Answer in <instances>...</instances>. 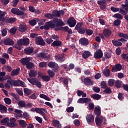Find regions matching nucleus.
<instances>
[{
    "label": "nucleus",
    "instance_id": "nucleus-1",
    "mask_svg": "<svg viewBox=\"0 0 128 128\" xmlns=\"http://www.w3.org/2000/svg\"><path fill=\"white\" fill-rule=\"evenodd\" d=\"M49 22H51L52 24H50V28H56V26H64V23L60 18H54L52 21H49Z\"/></svg>",
    "mask_w": 128,
    "mask_h": 128
},
{
    "label": "nucleus",
    "instance_id": "nucleus-2",
    "mask_svg": "<svg viewBox=\"0 0 128 128\" xmlns=\"http://www.w3.org/2000/svg\"><path fill=\"white\" fill-rule=\"evenodd\" d=\"M17 44L20 46H28L30 44V39L26 38H24L18 40Z\"/></svg>",
    "mask_w": 128,
    "mask_h": 128
},
{
    "label": "nucleus",
    "instance_id": "nucleus-3",
    "mask_svg": "<svg viewBox=\"0 0 128 128\" xmlns=\"http://www.w3.org/2000/svg\"><path fill=\"white\" fill-rule=\"evenodd\" d=\"M126 42V40L122 38L121 39L118 40H112V43L114 46H121L122 45V42Z\"/></svg>",
    "mask_w": 128,
    "mask_h": 128
},
{
    "label": "nucleus",
    "instance_id": "nucleus-4",
    "mask_svg": "<svg viewBox=\"0 0 128 128\" xmlns=\"http://www.w3.org/2000/svg\"><path fill=\"white\" fill-rule=\"evenodd\" d=\"M16 122V118H10L9 120V122L7 123V126L10 128H16V126H18V124Z\"/></svg>",
    "mask_w": 128,
    "mask_h": 128
},
{
    "label": "nucleus",
    "instance_id": "nucleus-5",
    "mask_svg": "<svg viewBox=\"0 0 128 128\" xmlns=\"http://www.w3.org/2000/svg\"><path fill=\"white\" fill-rule=\"evenodd\" d=\"M98 4H99L100 8V10H104L106 8V4H108V2L106 0H99L97 2Z\"/></svg>",
    "mask_w": 128,
    "mask_h": 128
},
{
    "label": "nucleus",
    "instance_id": "nucleus-6",
    "mask_svg": "<svg viewBox=\"0 0 128 128\" xmlns=\"http://www.w3.org/2000/svg\"><path fill=\"white\" fill-rule=\"evenodd\" d=\"M48 66L49 68H52L54 72H57L59 68L58 64L56 63V62H50L48 64Z\"/></svg>",
    "mask_w": 128,
    "mask_h": 128
},
{
    "label": "nucleus",
    "instance_id": "nucleus-7",
    "mask_svg": "<svg viewBox=\"0 0 128 128\" xmlns=\"http://www.w3.org/2000/svg\"><path fill=\"white\" fill-rule=\"evenodd\" d=\"M86 120L88 124H92L94 122V116L90 114H88L86 116Z\"/></svg>",
    "mask_w": 128,
    "mask_h": 128
},
{
    "label": "nucleus",
    "instance_id": "nucleus-8",
    "mask_svg": "<svg viewBox=\"0 0 128 128\" xmlns=\"http://www.w3.org/2000/svg\"><path fill=\"white\" fill-rule=\"evenodd\" d=\"M4 86L6 88H10L12 86H16V80H8Z\"/></svg>",
    "mask_w": 128,
    "mask_h": 128
},
{
    "label": "nucleus",
    "instance_id": "nucleus-9",
    "mask_svg": "<svg viewBox=\"0 0 128 128\" xmlns=\"http://www.w3.org/2000/svg\"><path fill=\"white\" fill-rule=\"evenodd\" d=\"M36 44L39 46H44V40L42 36H37L35 39Z\"/></svg>",
    "mask_w": 128,
    "mask_h": 128
},
{
    "label": "nucleus",
    "instance_id": "nucleus-10",
    "mask_svg": "<svg viewBox=\"0 0 128 128\" xmlns=\"http://www.w3.org/2000/svg\"><path fill=\"white\" fill-rule=\"evenodd\" d=\"M10 12L12 14H14L17 16H22L23 14H24V12L16 8L11 9Z\"/></svg>",
    "mask_w": 128,
    "mask_h": 128
},
{
    "label": "nucleus",
    "instance_id": "nucleus-11",
    "mask_svg": "<svg viewBox=\"0 0 128 128\" xmlns=\"http://www.w3.org/2000/svg\"><path fill=\"white\" fill-rule=\"evenodd\" d=\"M67 22L70 28H74L76 24V20L74 18H70Z\"/></svg>",
    "mask_w": 128,
    "mask_h": 128
},
{
    "label": "nucleus",
    "instance_id": "nucleus-12",
    "mask_svg": "<svg viewBox=\"0 0 128 128\" xmlns=\"http://www.w3.org/2000/svg\"><path fill=\"white\" fill-rule=\"evenodd\" d=\"M55 58L56 60L60 62H62L64 60V54H59L55 56Z\"/></svg>",
    "mask_w": 128,
    "mask_h": 128
},
{
    "label": "nucleus",
    "instance_id": "nucleus-13",
    "mask_svg": "<svg viewBox=\"0 0 128 128\" xmlns=\"http://www.w3.org/2000/svg\"><path fill=\"white\" fill-rule=\"evenodd\" d=\"M102 52L100 50H97L94 54V58H102Z\"/></svg>",
    "mask_w": 128,
    "mask_h": 128
},
{
    "label": "nucleus",
    "instance_id": "nucleus-14",
    "mask_svg": "<svg viewBox=\"0 0 128 128\" xmlns=\"http://www.w3.org/2000/svg\"><path fill=\"white\" fill-rule=\"evenodd\" d=\"M92 100L88 98H80L78 100V104H88Z\"/></svg>",
    "mask_w": 128,
    "mask_h": 128
},
{
    "label": "nucleus",
    "instance_id": "nucleus-15",
    "mask_svg": "<svg viewBox=\"0 0 128 128\" xmlns=\"http://www.w3.org/2000/svg\"><path fill=\"white\" fill-rule=\"evenodd\" d=\"M103 34L105 38H110V34H112V30L109 28H104L103 30Z\"/></svg>",
    "mask_w": 128,
    "mask_h": 128
},
{
    "label": "nucleus",
    "instance_id": "nucleus-16",
    "mask_svg": "<svg viewBox=\"0 0 128 128\" xmlns=\"http://www.w3.org/2000/svg\"><path fill=\"white\" fill-rule=\"evenodd\" d=\"M15 84L16 86H22V88H26V83L20 80H15Z\"/></svg>",
    "mask_w": 128,
    "mask_h": 128
},
{
    "label": "nucleus",
    "instance_id": "nucleus-17",
    "mask_svg": "<svg viewBox=\"0 0 128 128\" xmlns=\"http://www.w3.org/2000/svg\"><path fill=\"white\" fill-rule=\"evenodd\" d=\"M4 42L6 46H14V42L10 38H7L4 40Z\"/></svg>",
    "mask_w": 128,
    "mask_h": 128
},
{
    "label": "nucleus",
    "instance_id": "nucleus-18",
    "mask_svg": "<svg viewBox=\"0 0 128 128\" xmlns=\"http://www.w3.org/2000/svg\"><path fill=\"white\" fill-rule=\"evenodd\" d=\"M79 42L82 46H88V40L86 38H81L79 40Z\"/></svg>",
    "mask_w": 128,
    "mask_h": 128
},
{
    "label": "nucleus",
    "instance_id": "nucleus-19",
    "mask_svg": "<svg viewBox=\"0 0 128 128\" xmlns=\"http://www.w3.org/2000/svg\"><path fill=\"white\" fill-rule=\"evenodd\" d=\"M84 84L86 86H92L94 84V82L90 78H86L84 79Z\"/></svg>",
    "mask_w": 128,
    "mask_h": 128
},
{
    "label": "nucleus",
    "instance_id": "nucleus-20",
    "mask_svg": "<svg viewBox=\"0 0 128 128\" xmlns=\"http://www.w3.org/2000/svg\"><path fill=\"white\" fill-rule=\"evenodd\" d=\"M15 114V117L18 118H22V110L16 109L14 110Z\"/></svg>",
    "mask_w": 128,
    "mask_h": 128
},
{
    "label": "nucleus",
    "instance_id": "nucleus-21",
    "mask_svg": "<svg viewBox=\"0 0 128 128\" xmlns=\"http://www.w3.org/2000/svg\"><path fill=\"white\" fill-rule=\"evenodd\" d=\"M52 24V22H46L44 26H40V30H50V24Z\"/></svg>",
    "mask_w": 128,
    "mask_h": 128
},
{
    "label": "nucleus",
    "instance_id": "nucleus-22",
    "mask_svg": "<svg viewBox=\"0 0 128 128\" xmlns=\"http://www.w3.org/2000/svg\"><path fill=\"white\" fill-rule=\"evenodd\" d=\"M36 112L40 114H46V110L42 108H36Z\"/></svg>",
    "mask_w": 128,
    "mask_h": 128
},
{
    "label": "nucleus",
    "instance_id": "nucleus-23",
    "mask_svg": "<svg viewBox=\"0 0 128 128\" xmlns=\"http://www.w3.org/2000/svg\"><path fill=\"white\" fill-rule=\"evenodd\" d=\"M101 108L99 106H97L95 107L94 110V114H95L96 116H100V114Z\"/></svg>",
    "mask_w": 128,
    "mask_h": 128
},
{
    "label": "nucleus",
    "instance_id": "nucleus-24",
    "mask_svg": "<svg viewBox=\"0 0 128 128\" xmlns=\"http://www.w3.org/2000/svg\"><path fill=\"white\" fill-rule=\"evenodd\" d=\"M24 50L26 54H32V52H34V48L28 47L25 48Z\"/></svg>",
    "mask_w": 128,
    "mask_h": 128
},
{
    "label": "nucleus",
    "instance_id": "nucleus-25",
    "mask_svg": "<svg viewBox=\"0 0 128 128\" xmlns=\"http://www.w3.org/2000/svg\"><path fill=\"white\" fill-rule=\"evenodd\" d=\"M18 30L20 32H24L26 30V25L25 24H20L18 28Z\"/></svg>",
    "mask_w": 128,
    "mask_h": 128
},
{
    "label": "nucleus",
    "instance_id": "nucleus-26",
    "mask_svg": "<svg viewBox=\"0 0 128 128\" xmlns=\"http://www.w3.org/2000/svg\"><path fill=\"white\" fill-rule=\"evenodd\" d=\"M122 70V65L120 64H116L114 67L112 68V72H118V70Z\"/></svg>",
    "mask_w": 128,
    "mask_h": 128
},
{
    "label": "nucleus",
    "instance_id": "nucleus-27",
    "mask_svg": "<svg viewBox=\"0 0 128 128\" xmlns=\"http://www.w3.org/2000/svg\"><path fill=\"white\" fill-rule=\"evenodd\" d=\"M90 56H92V54L88 50L84 51L82 54V58H84V59H86L90 58Z\"/></svg>",
    "mask_w": 128,
    "mask_h": 128
},
{
    "label": "nucleus",
    "instance_id": "nucleus-28",
    "mask_svg": "<svg viewBox=\"0 0 128 128\" xmlns=\"http://www.w3.org/2000/svg\"><path fill=\"white\" fill-rule=\"evenodd\" d=\"M20 68H18L16 69L12 70L11 72V75L12 76H18V74H20Z\"/></svg>",
    "mask_w": 128,
    "mask_h": 128
},
{
    "label": "nucleus",
    "instance_id": "nucleus-29",
    "mask_svg": "<svg viewBox=\"0 0 128 128\" xmlns=\"http://www.w3.org/2000/svg\"><path fill=\"white\" fill-rule=\"evenodd\" d=\"M53 126L57 128H62V124H60V121L57 120H54L52 121Z\"/></svg>",
    "mask_w": 128,
    "mask_h": 128
},
{
    "label": "nucleus",
    "instance_id": "nucleus-30",
    "mask_svg": "<svg viewBox=\"0 0 128 128\" xmlns=\"http://www.w3.org/2000/svg\"><path fill=\"white\" fill-rule=\"evenodd\" d=\"M30 60V58H22L20 62L22 64H27L29 62Z\"/></svg>",
    "mask_w": 128,
    "mask_h": 128
},
{
    "label": "nucleus",
    "instance_id": "nucleus-31",
    "mask_svg": "<svg viewBox=\"0 0 128 128\" xmlns=\"http://www.w3.org/2000/svg\"><path fill=\"white\" fill-rule=\"evenodd\" d=\"M0 112L2 114H6L8 110L6 109V107L2 104H0Z\"/></svg>",
    "mask_w": 128,
    "mask_h": 128
},
{
    "label": "nucleus",
    "instance_id": "nucleus-32",
    "mask_svg": "<svg viewBox=\"0 0 128 128\" xmlns=\"http://www.w3.org/2000/svg\"><path fill=\"white\" fill-rule=\"evenodd\" d=\"M51 45L52 46H62V42L60 40H55Z\"/></svg>",
    "mask_w": 128,
    "mask_h": 128
},
{
    "label": "nucleus",
    "instance_id": "nucleus-33",
    "mask_svg": "<svg viewBox=\"0 0 128 128\" xmlns=\"http://www.w3.org/2000/svg\"><path fill=\"white\" fill-rule=\"evenodd\" d=\"M18 122L20 126H22V128H26L27 126L26 123V121L24 120H19Z\"/></svg>",
    "mask_w": 128,
    "mask_h": 128
},
{
    "label": "nucleus",
    "instance_id": "nucleus-34",
    "mask_svg": "<svg viewBox=\"0 0 128 128\" xmlns=\"http://www.w3.org/2000/svg\"><path fill=\"white\" fill-rule=\"evenodd\" d=\"M103 74L105 76H110V70L108 69H104L103 70Z\"/></svg>",
    "mask_w": 128,
    "mask_h": 128
},
{
    "label": "nucleus",
    "instance_id": "nucleus-35",
    "mask_svg": "<svg viewBox=\"0 0 128 128\" xmlns=\"http://www.w3.org/2000/svg\"><path fill=\"white\" fill-rule=\"evenodd\" d=\"M40 98H44V100H48V102L50 101V97L46 95H44V94H40Z\"/></svg>",
    "mask_w": 128,
    "mask_h": 128
},
{
    "label": "nucleus",
    "instance_id": "nucleus-36",
    "mask_svg": "<svg viewBox=\"0 0 128 128\" xmlns=\"http://www.w3.org/2000/svg\"><path fill=\"white\" fill-rule=\"evenodd\" d=\"M38 73L36 70H31L30 71V72H29V76H32V78H34V76H36V74Z\"/></svg>",
    "mask_w": 128,
    "mask_h": 128
},
{
    "label": "nucleus",
    "instance_id": "nucleus-37",
    "mask_svg": "<svg viewBox=\"0 0 128 128\" xmlns=\"http://www.w3.org/2000/svg\"><path fill=\"white\" fill-rule=\"evenodd\" d=\"M122 81L117 80L115 82V86L118 88H120L122 86Z\"/></svg>",
    "mask_w": 128,
    "mask_h": 128
},
{
    "label": "nucleus",
    "instance_id": "nucleus-38",
    "mask_svg": "<svg viewBox=\"0 0 128 128\" xmlns=\"http://www.w3.org/2000/svg\"><path fill=\"white\" fill-rule=\"evenodd\" d=\"M118 36H119L120 38H125L126 40H128V34L120 32L118 34Z\"/></svg>",
    "mask_w": 128,
    "mask_h": 128
},
{
    "label": "nucleus",
    "instance_id": "nucleus-39",
    "mask_svg": "<svg viewBox=\"0 0 128 128\" xmlns=\"http://www.w3.org/2000/svg\"><path fill=\"white\" fill-rule=\"evenodd\" d=\"M54 15V18L56 16L57 18H60V12L58 10H54L52 11V14Z\"/></svg>",
    "mask_w": 128,
    "mask_h": 128
},
{
    "label": "nucleus",
    "instance_id": "nucleus-40",
    "mask_svg": "<svg viewBox=\"0 0 128 128\" xmlns=\"http://www.w3.org/2000/svg\"><path fill=\"white\" fill-rule=\"evenodd\" d=\"M78 96H82V98H86V93H84L81 90H78Z\"/></svg>",
    "mask_w": 128,
    "mask_h": 128
},
{
    "label": "nucleus",
    "instance_id": "nucleus-41",
    "mask_svg": "<svg viewBox=\"0 0 128 128\" xmlns=\"http://www.w3.org/2000/svg\"><path fill=\"white\" fill-rule=\"evenodd\" d=\"M92 98H94V100H98L102 98V96L98 94H94L92 96Z\"/></svg>",
    "mask_w": 128,
    "mask_h": 128
},
{
    "label": "nucleus",
    "instance_id": "nucleus-42",
    "mask_svg": "<svg viewBox=\"0 0 128 128\" xmlns=\"http://www.w3.org/2000/svg\"><path fill=\"white\" fill-rule=\"evenodd\" d=\"M24 94L26 96H28L32 94V90L28 88H24Z\"/></svg>",
    "mask_w": 128,
    "mask_h": 128
},
{
    "label": "nucleus",
    "instance_id": "nucleus-43",
    "mask_svg": "<svg viewBox=\"0 0 128 128\" xmlns=\"http://www.w3.org/2000/svg\"><path fill=\"white\" fill-rule=\"evenodd\" d=\"M121 58L122 60H126V62H128V54H121Z\"/></svg>",
    "mask_w": 128,
    "mask_h": 128
},
{
    "label": "nucleus",
    "instance_id": "nucleus-44",
    "mask_svg": "<svg viewBox=\"0 0 128 128\" xmlns=\"http://www.w3.org/2000/svg\"><path fill=\"white\" fill-rule=\"evenodd\" d=\"M44 16L46 18H48L49 20H52L54 18V14L49 13L45 14Z\"/></svg>",
    "mask_w": 128,
    "mask_h": 128
},
{
    "label": "nucleus",
    "instance_id": "nucleus-45",
    "mask_svg": "<svg viewBox=\"0 0 128 128\" xmlns=\"http://www.w3.org/2000/svg\"><path fill=\"white\" fill-rule=\"evenodd\" d=\"M29 82L31 84H33V86H34L36 84V82H38L36 79L34 78H28Z\"/></svg>",
    "mask_w": 128,
    "mask_h": 128
},
{
    "label": "nucleus",
    "instance_id": "nucleus-46",
    "mask_svg": "<svg viewBox=\"0 0 128 128\" xmlns=\"http://www.w3.org/2000/svg\"><path fill=\"white\" fill-rule=\"evenodd\" d=\"M42 78L44 82H50V77L48 76H42Z\"/></svg>",
    "mask_w": 128,
    "mask_h": 128
},
{
    "label": "nucleus",
    "instance_id": "nucleus-47",
    "mask_svg": "<svg viewBox=\"0 0 128 128\" xmlns=\"http://www.w3.org/2000/svg\"><path fill=\"white\" fill-rule=\"evenodd\" d=\"M95 122L97 126H100V124H102V120H100V118L96 117L95 119Z\"/></svg>",
    "mask_w": 128,
    "mask_h": 128
},
{
    "label": "nucleus",
    "instance_id": "nucleus-48",
    "mask_svg": "<svg viewBox=\"0 0 128 128\" xmlns=\"http://www.w3.org/2000/svg\"><path fill=\"white\" fill-rule=\"evenodd\" d=\"M48 74L50 76V78H54V72L50 70H48Z\"/></svg>",
    "mask_w": 128,
    "mask_h": 128
},
{
    "label": "nucleus",
    "instance_id": "nucleus-49",
    "mask_svg": "<svg viewBox=\"0 0 128 128\" xmlns=\"http://www.w3.org/2000/svg\"><path fill=\"white\" fill-rule=\"evenodd\" d=\"M4 16H6V13L2 12V10H0V20H4Z\"/></svg>",
    "mask_w": 128,
    "mask_h": 128
},
{
    "label": "nucleus",
    "instance_id": "nucleus-50",
    "mask_svg": "<svg viewBox=\"0 0 128 128\" xmlns=\"http://www.w3.org/2000/svg\"><path fill=\"white\" fill-rule=\"evenodd\" d=\"M61 70H64L66 72H70V70L68 68V66L66 64L60 66Z\"/></svg>",
    "mask_w": 128,
    "mask_h": 128
},
{
    "label": "nucleus",
    "instance_id": "nucleus-51",
    "mask_svg": "<svg viewBox=\"0 0 128 128\" xmlns=\"http://www.w3.org/2000/svg\"><path fill=\"white\" fill-rule=\"evenodd\" d=\"M10 122V119L8 118H4L2 120L0 121L1 124H8V122Z\"/></svg>",
    "mask_w": 128,
    "mask_h": 128
},
{
    "label": "nucleus",
    "instance_id": "nucleus-52",
    "mask_svg": "<svg viewBox=\"0 0 128 128\" xmlns=\"http://www.w3.org/2000/svg\"><path fill=\"white\" fill-rule=\"evenodd\" d=\"M26 67L28 70H30V68H34V64L32 62H28V64H26Z\"/></svg>",
    "mask_w": 128,
    "mask_h": 128
},
{
    "label": "nucleus",
    "instance_id": "nucleus-53",
    "mask_svg": "<svg viewBox=\"0 0 128 128\" xmlns=\"http://www.w3.org/2000/svg\"><path fill=\"white\" fill-rule=\"evenodd\" d=\"M108 86H112L114 84V79H110L108 81Z\"/></svg>",
    "mask_w": 128,
    "mask_h": 128
},
{
    "label": "nucleus",
    "instance_id": "nucleus-54",
    "mask_svg": "<svg viewBox=\"0 0 128 128\" xmlns=\"http://www.w3.org/2000/svg\"><path fill=\"white\" fill-rule=\"evenodd\" d=\"M84 24L83 23H78L75 27V30H80V28H82V25Z\"/></svg>",
    "mask_w": 128,
    "mask_h": 128
},
{
    "label": "nucleus",
    "instance_id": "nucleus-55",
    "mask_svg": "<svg viewBox=\"0 0 128 128\" xmlns=\"http://www.w3.org/2000/svg\"><path fill=\"white\" fill-rule=\"evenodd\" d=\"M114 18H119L120 20H122V16L120 14H116L113 16Z\"/></svg>",
    "mask_w": 128,
    "mask_h": 128
},
{
    "label": "nucleus",
    "instance_id": "nucleus-56",
    "mask_svg": "<svg viewBox=\"0 0 128 128\" xmlns=\"http://www.w3.org/2000/svg\"><path fill=\"white\" fill-rule=\"evenodd\" d=\"M18 104L20 108H24V106H26V102H24V101L19 102H18Z\"/></svg>",
    "mask_w": 128,
    "mask_h": 128
},
{
    "label": "nucleus",
    "instance_id": "nucleus-57",
    "mask_svg": "<svg viewBox=\"0 0 128 128\" xmlns=\"http://www.w3.org/2000/svg\"><path fill=\"white\" fill-rule=\"evenodd\" d=\"M8 34V30L6 28H4L2 30V36H6Z\"/></svg>",
    "mask_w": 128,
    "mask_h": 128
},
{
    "label": "nucleus",
    "instance_id": "nucleus-58",
    "mask_svg": "<svg viewBox=\"0 0 128 128\" xmlns=\"http://www.w3.org/2000/svg\"><path fill=\"white\" fill-rule=\"evenodd\" d=\"M104 94H111L112 90H110V88H108L104 90Z\"/></svg>",
    "mask_w": 128,
    "mask_h": 128
},
{
    "label": "nucleus",
    "instance_id": "nucleus-59",
    "mask_svg": "<svg viewBox=\"0 0 128 128\" xmlns=\"http://www.w3.org/2000/svg\"><path fill=\"white\" fill-rule=\"evenodd\" d=\"M47 64L46 62H41L39 64V66L40 68H46V66Z\"/></svg>",
    "mask_w": 128,
    "mask_h": 128
},
{
    "label": "nucleus",
    "instance_id": "nucleus-60",
    "mask_svg": "<svg viewBox=\"0 0 128 128\" xmlns=\"http://www.w3.org/2000/svg\"><path fill=\"white\" fill-rule=\"evenodd\" d=\"M4 100L7 104H12V100L10 99V98H5Z\"/></svg>",
    "mask_w": 128,
    "mask_h": 128
},
{
    "label": "nucleus",
    "instance_id": "nucleus-61",
    "mask_svg": "<svg viewBox=\"0 0 128 128\" xmlns=\"http://www.w3.org/2000/svg\"><path fill=\"white\" fill-rule=\"evenodd\" d=\"M29 24L31 25V26H36V20H30L29 22Z\"/></svg>",
    "mask_w": 128,
    "mask_h": 128
},
{
    "label": "nucleus",
    "instance_id": "nucleus-62",
    "mask_svg": "<svg viewBox=\"0 0 128 128\" xmlns=\"http://www.w3.org/2000/svg\"><path fill=\"white\" fill-rule=\"evenodd\" d=\"M111 10L113 12H116L120 10V8H116L114 7H111L110 8Z\"/></svg>",
    "mask_w": 128,
    "mask_h": 128
},
{
    "label": "nucleus",
    "instance_id": "nucleus-63",
    "mask_svg": "<svg viewBox=\"0 0 128 128\" xmlns=\"http://www.w3.org/2000/svg\"><path fill=\"white\" fill-rule=\"evenodd\" d=\"M114 26H120V20H116L114 21Z\"/></svg>",
    "mask_w": 128,
    "mask_h": 128
},
{
    "label": "nucleus",
    "instance_id": "nucleus-64",
    "mask_svg": "<svg viewBox=\"0 0 128 128\" xmlns=\"http://www.w3.org/2000/svg\"><path fill=\"white\" fill-rule=\"evenodd\" d=\"M38 88H42V83L38 81H37L36 82V84H35V85Z\"/></svg>",
    "mask_w": 128,
    "mask_h": 128
}]
</instances>
